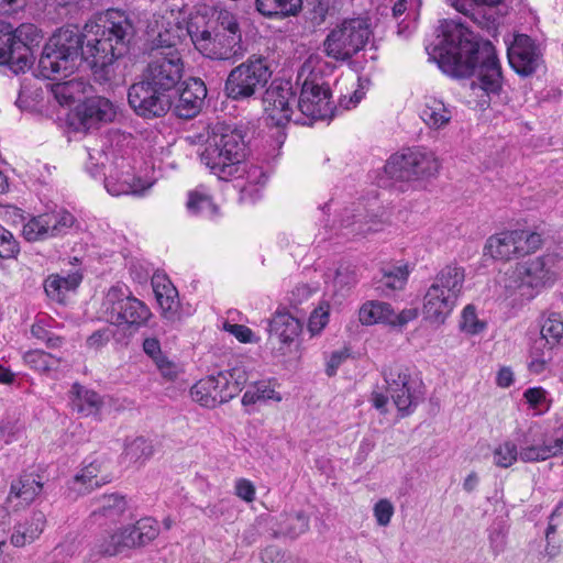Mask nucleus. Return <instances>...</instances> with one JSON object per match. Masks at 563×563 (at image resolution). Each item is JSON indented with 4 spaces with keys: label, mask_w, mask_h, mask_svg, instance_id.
Returning a JSON list of instances; mask_svg holds the SVG:
<instances>
[{
    "label": "nucleus",
    "mask_w": 563,
    "mask_h": 563,
    "mask_svg": "<svg viewBox=\"0 0 563 563\" xmlns=\"http://www.w3.org/2000/svg\"><path fill=\"white\" fill-rule=\"evenodd\" d=\"M297 90L290 80L274 79L262 95L267 119L273 125L285 126L295 114V104L297 106Z\"/></svg>",
    "instance_id": "nucleus-16"
},
{
    "label": "nucleus",
    "mask_w": 563,
    "mask_h": 563,
    "mask_svg": "<svg viewBox=\"0 0 563 563\" xmlns=\"http://www.w3.org/2000/svg\"><path fill=\"white\" fill-rule=\"evenodd\" d=\"M440 168L431 152L420 148H407L389 157L384 166L386 175L396 181H410L434 176Z\"/></svg>",
    "instance_id": "nucleus-12"
},
{
    "label": "nucleus",
    "mask_w": 563,
    "mask_h": 563,
    "mask_svg": "<svg viewBox=\"0 0 563 563\" xmlns=\"http://www.w3.org/2000/svg\"><path fill=\"white\" fill-rule=\"evenodd\" d=\"M487 252L483 254L484 262L488 261H500L506 262L511 258L512 255L517 254L519 249H514L510 251V249H486Z\"/></svg>",
    "instance_id": "nucleus-62"
},
{
    "label": "nucleus",
    "mask_w": 563,
    "mask_h": 563,
    "mask_svg": "<svg viewBox=\"0 0 563 563\" xmlns=\"http://www.w3.org/2000/svg\"><path fill=\"white\" fill-rule=\"evenodd\" d=\"M418 317L417 308H407L401 310L400 312H396L394 310V317L390 318V325L393 327H404L408 322L415 320Z\"/></svg>",
    "instance_id": "nucleus-63"
},
{
    "label": "nucleus",
    "mask_w": 563,
    "mask_h": 563,
    "mask_svg": "<svg viewBox=\"0 0 563 563\" xmlns=\"http://www.w3.org/2000/svg\"><path fill=\"white\" fill-rule=\"evenodd\" d=\"M152 287L164 316L173 318L180 305L177 288L165 274L159 273L152 276Z\"/></svg>",
    "instance_id": "nucleus-25"
},
{
    "label": "nucleus",
    "mask_w": 563,
    "mask_h": 563,
    "mask_svg": "<svg viewBox=\"0 0 563 563\" xmlns=\"http://www.w3.org/2000/svg\"><path fill=\"white\" fill-rule=\"evenodd\" d=\"M302 8V0H255L256 11L269 19H284L297 15Z\"/></svg>",
    "instance_id": "nucleus-34"
},
{
    "label": "nucleus",
    "mask_w": 563,
    "mask_h": 563,
    "mask_svg": "<svg viewBox=\"0 0 563 563\" xmlns=\"http://www.w3.org/2000/svg\"><path fill=\"white\" fill-rule=\"evenodd\" d=\"M184 82L185 85L177 89L173 104L174 112L178 118L192 119L202 109L207 97V87L202 79L197 77H189Z\"/></svg>",
    "instance_id": "nucleus-21"
},
{
    "label": "nucleus",
    "mask_w": 563,
    "mask_h": 563,
    "mask_svg": "<svg viewBox=\"0 0 563 563\" xmlns=\"http://www.w3.org/2000/svg\"><path fill=\"white\" fill-rule=\"evenodd\" d=\"M23 360L31 368L47 374L57 371L62 361L59 357L42 350L26 352Z\"/></svg>",
    "instance_id": "nucleus-44"
},
{
    "label": "nucleus",
    "mask_w": 563,
    "mask_h": 563,
    "mask_svg": "<svg viewBox=\"0 0 563 563\" xmlns=\"http://www.w3.org/2000/svg\"><path fill=\"white\" fill-rule=\"evenodd\" d=\"M234 489L236 496L246 503H252L255 499V486L251 481L246 478L238 479L235 482Z\"/></svg>",
    "instance_id": "nucleus-56"
},
{
    "label": "nucleus",
    "mask_w": 563,
    "mask_h": 563,
    "mask_svg": "<svg viewBox=\"0 0 563 563\" xmlns=\"http://www.w3.org/2000/svg\"><path fill=\"white\" fill-rule=\"evenodd\" d=\"M223 329L234 335L242 343L252 342L253 331L246 325L225 322Z\"/></svg>",
    "instance_id": "nucleus-59"
},
{
    "label": "nucleus",
    "mask_w": 563,
    "mask_h": 563,
    "mask_svg": "<svg viewBox=\"0 0 563 563\" xmlns=\"http://www.w3.org/2000/svg\"><path fill=\"white\" fill-rule=\"evenodd\" d=\"M275 390L269 388L265 383H256L251 386L242 397L243 406L255 405L260 401L273 399Z\"/></svg>",
    "instance_id": "nucleus-49"
},
{
    "label": "nucleus",
    "mask_w": 563,
    "mask_h": 563,
    "mask_svg": "<svg viewBox=\"0 0 563 563\" xmlns=\"http://www.w3.org/2000/svg\"><path fill=\"white\" fill-rule=\"evenodd\" d=\"M78 115L86 129L97 128L99 123L110 122L115 115L113 104L103 97L87 98L78 107Z\"/></svg>",
    "instance_id": "nucleus-24"
},
{
    "label": "nucleus",
    "mask_w": 563,
    "mask_h": 563,
    "mask_svg": "<svg viewBox=\"0 0 563 563\" xmlns=\"http://www.w3.org/2000/svg\"><path fill=\"white\" fill-rule=\"evenodd\" d=\"M314 291L308 284H298L289 294V302L294 306L300 305Z\"/></svg>",
    "instance_id": "nucleus-60"
},
{
    "label": "nucleus",
    "mask_w": 563,
    "mask_h": 563,
    "mask_svg": "<svg viewBox=\"0 0 563 563\" xmlns=\"http://www.w3.org/2000/svg\"><path fill=\"white\" fill-rule=\"evenodd\" d=\"M394 317V308L390 303L379 300H369L362 305L358 318L362 324L373 325L384 323L390 325V318Z\"/></svg>",
    "instance_id": "nucleus-36"
},
{
    "label": "nucleus",
    "mask_w": 563,
    "mask_h": 563,
    "mask_svg": "<svg viewBox=\"0 0 563 563\" xmlns=\"http://www.w3.org/2000/svg\"><path fill=\"white\" fill-rule=\"evenodd\" d=\"M437 32L435 42L426 46L429 58L452 78L475 77L472 89L499 95L503 73L495 46L454 20H443Z\"/></svg>",
    "instance_id": "nucleus-2"
},
{
    "label": "nucleus",
    "mask_w": 563,
    "mask_h": 563,
    "mask_svg": "<svg viewBox=\"0 0 563 563\" xmlns=\"http://www.w3.org/2000/svg\"><path fill=\"white\" fill-rule=\"evenodd\" d=\"M486 323L477 318L473 305H467L461 316L460 328L463 332L474 335L484 331Z\"/></svg>",
    "instance_id": "nucleus-48"
},
{
    "label": "nucleus",
    "mask_w": 563,
    "mask_h": 563,
    "mask_svg": "<svg viewBox=\"0 0 563 563\" xmlns=\"http://www.w3.org/2000/svg\"><path fill=\"white\" fill-rule=\"evenodd\" d=\"M247 126L217 122L208 126L200 162L220 180L240 177L247 151Z\"/></svg>",
    "instance_id": "nucleus-3"
},
{
    "label": "nucleus",
    "mask_w": 563,
    "mask_h": 563,
    "mask_svg": "<svg viewBox=\"0 0 563 563\" xmlns=\"http://www.w3.org/2000/svg\"><path fill=\"white\" fill-rule=\"evenodd\" d=\"M507 53L510 67L521 77L532 76L543 64L540 45L527 34H515Z\"/></svg>",
    "instance_id": "nucleus-19"
},
{
    "label": "nucleus",
    "mask_w": 563,
    "mask_h": 563,
    "mask_svg": "<svg viewBox=\"0 0 563 563\" xmlns=\"http://www.w3.org/2000/svg\"><path fill=\"white\" fill-rule=\"evenodd\" d=\"M387 219V213L378 206L377 199L369 201L366 206L362 202L353 203L341 213L340 235L346 240H355L357 236L378 232Z\"/></svg>",
    "instance_id": "nucleus-15"
},
{
    "label": "nucleus",
    "mask_w": 563,
    "mask_h": 563,
    "mask_svg": "<svg viewBox=\"0 0 563 563\" xmlns=\"http://www.w3.org/2000/svg\"><path fill=\"white\" fill-rule=\"evenodd\" d=\"M102 308L110 323L124 327L130 333L145 327L152 317L150 308L124 285H114L108 290Z\"/></svg>",
    "instance_id": "nucleus-9"
},
{
    "label": "nucleus",
    "mask_w": 563,
    "mask_h": 563,
    "mask_svg": "<svg viewBox=\"0 0 563 563\" xmlns=\"http://www.w3.org/2000/svg\"><path fill=\"white\" fill-rule=\"evenodd\" d=\"M130 550L141 549L154 541L159 534L157 520L152 517L139 519L135 523L123 526Z\"/></svg>",
    "instance_id": "nucleus-29"
},
{
    "label": "nucleus",
    "mask_w": 563,
    "mask_h": 563,
    "mask_svg": "<svg viewBox=\"0 0 563 563\" xmlns=\"http://www.w3.org/2000/svg\"><path fill=\"white\" fill-rule=\"evenodd\" d=\"M474 3L478 5H485V8H478L476 11L472 12L471 18L474 22H476L482 29H485L488 33L495 32L499 24L503 14H499L493 11V8L498 7L503 3L504 0H472Z\"/></svg>",
    "instance_id": "nucleus-37"
},
{
    "label": "nucleus",
    "mask_w": 563,
    "mask_h": 563,
    "mask_svg": "<svg viewBox=\"0 0 563 563\" xmlns=\"http://www.w3.org/2000/svg\"><path fill=\"white\" fill-rule=\"evenodd\" d=\"M52 92L62 106H70L80 100L85 92V82L81 79L73 78L66 81H57L52 85Z\"/></svg>",
    "instance_id": "nucleus-40"
},
{
    "label": "nucleus",
    "mask_w": 563,
    "mask_h": 563,
    "mask_svg": "<svg viewBox=\"0 0 563 563\" xmlns=\"http://www.w3.org/2000/svg\"><path fill=\"white\" fill-rule=\"evenodd\" d=\"M329 303H321L310 314L308 330L312 335L320 333L329 322Z\"/></svg>",
    "instance_id": "nucleus-52"
},
{
    "label": "nucleus",
    "mask_w": 563,
    "mask_h": 563,
    "mask_svg": "<svg viewBox=\"0 0 563 563\" xmlns=\"http://www.w3.org/2000/svg\"><path fill=\"white\" fill-rule=\"evenodd\" d=\"M128 510L124 496L119 494L106 495L100 500V506L93 510V516L103 517L110 521L120 520Z\"/></svg>",
    "instance_id": "nucleus-41"
},
{
    "label": "nucleus",
    "mask_w": 563,
    "mask_h": 563,
    "mask_svg": "<svg viewBox=\"0 0 563 563\" xmlns=\"http://www.w3.org/2000/svg\"><path fill=\"white\" fill-rule=\"evenodd\" d=\"M154 454V448L150 440L139 437L128 442L124 448V457L132 463H143Z\"/></svg>",
    "instance_id": "nucleus-45"
},
{
    "label": "nucleus",
    "mask_w": 563,
    "mask_h": 563,
    "mask_svg": "<svg viewBox=\"0 0 563 563\" xmlns=\"http://www.w3.org/2000/svg\"><path fill=\"white\" fill-rule=\"evenodd\" d=\"M63 282L59 276H49L45 280L44 289L46 295L57 302L64 301L66 290L63 288Z\"/></svg>",
    "instance_id": "nucleus-55"
},
{
    "label": "nucleus",
    "mask_w": 563,
    "mask_h": 563,
    "mask_svg": "<svg viewBox=\"0 0 563 563\" xmlns=\"http://www.w3.org/2000/svg\"><path fill=\"white\" fill-rule=\"evenodd\" d=\"M190 395L195 401L206 408H214L231 399L228 378L221 372L201 378L191 387Z\"/></svg>",
    "instance_id": "nucleus-22"
},
{
    "label": "nucleus",
    "mask_w": 563,
    "mask_h": 563,
    "mask_svg": "<svg viewBox=\"0 0 563 563\" xmlns=\"http://www.w3.org/2000/svg\"><path fill=\"white\" fill-rule=\"evenodd\" d=\"M420 118L432 129H441L452 119V110L442 100L433 97L426 98Z\"/></svg>",
    "instance_id": "nucleus-35"
},
{
    "label": "nucleus",
    "mask_w": 563,
    "mask_h": 563,
    "mask_svg": "<svg viewBox=\"0 0 563 563\" xmlns=\"http://www.w3.org/2000/svg\"><path fill=\"white\" fill-rule=\"evenodd\" d=\"M272 75L273 70L266 57L251 55L230 70L224 82V92L234 101L255 99L266 87Z\"/></svg>",
    "instance_id": "nucleus-7"
},
{
    "label": "nucleus",
    "mask_w": 563,
    "mask_h": 563,
    "mask_svg": "<svg viewBox=\"0 0 563 563\" xmlns=\"http://www.w3.org/2000/svg\"><path fill=\"white\" fill-rule=\"evenodd\" d=\"M263 563H289V558L276 545H269L261 552Z\"/></svg>",
    "instance_id": "nucleus-57"
},
{
    "label": "nucleus",
    "mask_w": 563,
    "mask_h": 563,
    "mask_svg": "<svg viewBox=\"0 0 563 563\" xmlns=\"http://www.w3.org/2000/svg\"><path fill=\"white\" fill-rule=\"evenodd\" d=\"M154 363L165 379L175 380L177 378L179 373L177 364L169 361L165 355L156 360Z\"/></svg>",
    "instance_id": "nucleus-58"
},
{
    "label": "nucleus",
    "mask_w": 563,
    "mask_h": 563,
    "mask_svg": "<svg viewBox=\"0 0 563 563\" xmlns=\"http://www.w3.org/2000/svg\"><path fill=\"white\" fill-rule=\"evenodd\" d=\"M413 268V266L409 264L399 265L398 273L396 277H393L390 275H385L383 277V285L391 290L401 289L409 276L410 271Z\"/></svg>",
    "instance_id": "nucleus-54"
},
{
    "label": "nucleus",
    "mask_w": 563,
    "mask_h": 563,
    "mask_svg": "<svg viewBox=\"0 0 563 563\" xmlns=\"http://www.w3.org/2000/svg\"><path fill=\"white\" fill-rule=\"evenodd\" d=\"M228 378V388L231 399L235 397L245 386L247 374L242 367H234L230 371L221 372Z\"/></svg>",
    "instance_id": "nucleus-51"
},
{
    "label": "nucleus",
    "mask_w": 563,
    "mask_h": 563,
    "mask_svg": "<svg viewBox=\"0 0 563 563\" xmlns=\"http://www.w3.org/2000/svg\"><path fill=\"white\" fill-rule=\"evenodd\" d=\"M37 29L33 24H21L13 29L0 21V65L19 75L31 68L34 62L32 44L36 41Z\"/></svg>",
    "instance_id": "nucleus-8"
},
{
    "label": "nucleus",
    "mask_w": 563,
    "mask_h": 563,
    "mask_svg": "<svg viewBox=\"0 0 563 563\" xmlns=\"http://www.w3.org/2000/svg\"><path fill=\"white\" fill-rule=\"evenodd\" d=\"M386 390L402 416L409 415L421 399V382L413 372L395 363L383 372Z\"/></svg>",
    "instance_id": "nucleus-14"
},
{
    "label": "nucleus",
    "mask_w": 563,
    "mask_h": 563,
    "mask_svg": "<svg viewBox=\"0 0 563 563\" xmlns=\"http://www.w3.org/2000/svg\"><path fill=\"white\" fill-rule=\"evenodd\" d=\"M540 336L548 339L549 343L559 345L563 343V321L558 313H549L541 323Z\"/></svg>",
    "instance_id": "nucleus-47"
},
{
    "label": "nucleus",
    "mask_w": 563,
    "mask_h": 563,
    "mask_svg": "<svg viewBox=\"0 0 563 563\" xmlns=\"http://www.w3.org/2000/svg\"><path fill=\"white\" fill-rule=\"evenodd\" d=\"M158 92L157 88L143 78L129 88V104L136 115L143 119L162 118L172 109L175 101Z\"/></svg>",
    "instance_id": "nucleus-18"
},
{
    "label": "nucleus",
    "mask_w": 563,
    "mask_h": 563,
    "mask_svg": "<svg viewBox=\"0 0 563 563\" xmlns=\"http://www.w3.org/2000/svg\"><path fill=\"white\" fill-rule=\"evenodd\" d=\"M520 460V449L511 440L499 443L493 451V462L496 466L508 468Z\"/></svg>",
    "instance_id": "nucleus-46"
},
{
    "label": "nucleus",
    "mask_w": 563,
    "mask_h": 563,
    "mask_svg": "<svg viewBox=\"0 0 563 563\" xmlns=\"http://www.w3.org/2000/svg\"><path fill=\"white\" fill-rule=\"evenodd\" d=\"M185 62L181 53L151 54L143 78L175 101L177 89L185 85Z\"/></svg>",
    "instance_id": "nucleus-11"
},
{
    "label": "nucleus",
    "mask_w": 563,
    "mask_h": 563,
    "mask_svg": "<svg viewBox=\"0 0 563 563\" xmlns=\"http://www.w3.org/2000/svg\"><path fill=\"white\" fill-rule=\"evenodd\" d=\"M331 98L332 92L328 84L306 79L297 100V110L300 114L294 118V122L310 125L314 121L331 120L336 110Z\"/></svg>",
    "instance_id": "nucleus-13"
},
{
    "label": "nucleus",
    "mask_w": 563,
    "mask_h": 563,
    "mask_svg": "<svg viewBox=\"0 0 563 563\" xmlns=\"http://www.w3.org/2000/svg\"><path fill=\"white\" fill-rule=\"evenodd\" d=\"M372 35L367 19H345L328 33L323 52L334 60L346 62L364 49Z\"/></svg>",
    "instance_id": "nucleus-10"
},
{
    "label": "nucleus",
    "mask_w": 563,
    "mask_h": 563,
    "mask_svg": "<svg viewBox=\"0 0 563 563\" xmlns=\"http://www.w3.org/2000/svg\"><path fill=\"white\" fill-rule=\"evenodd\" d=\"M42 488L43 484L38 475L23 474L11 483L7 503L12 504L18 499L20 501L14 507L30 505L41 494Z\"/></svg>",
    "instance_id": "nucleus-28"
},
{
    "label": "nucleus",
    "mask_w": 563,
    "mask_h": 563,
    "mask_svg": "<svg viewBox=\"0 0 563 563\" xmlns=\"http://www.w3.org/2000/svg\"><path fill=\"white\" fill-rule=\"evenodd\" d=\"M46 517L44 512L37 510L33 511L29 518L23 522L14 526L11 534V543L14 547H24L36 540L44 530Z\"/></svg>",
    "instance_id": "nucleus-30"
},
{
    "label": "nucleus",
    "mask_w": 563,
    "mask_h": 563,
    "mask_svg": "<svg viewBox=\"0 0 563 563\" xmlns=\"http://www.w3.org/2000/svg\"><path fill=\"white\" fill-rule=\"evenodd\" d=\"M558 262V256L552 253L523 256L508 278L506 288L521 299H532L541 287L553 280Z\"/></svg>",
    "instance_id": "nucleus-6"
},
{
    "label": "nucleus",
    "mask_w": 563,
    "mask_h": 563,
    "mask_svg": "<svg viewBox=\"0 0 563 563\" xmlns=\"http://www.w3.org/2000/svg\"><path fill=\"white\" fill-rule=\"evenodd\" d=\"M103 464L98 460L86 465L81 472L76 475L75 482L86 485L87 490H92L111 482V476L103 472Z\"/></svg>",
    "instance_id": "nucleus-42"
},
{
    "label": "nucleus",
    "mask_w": 563,
    "mask_h": 563,
    "mask_svg": "<svg viewBox=\"0 0 563 563\" xmlns=\"http://www.w3.org/2000/svg\"><path fill=\"white\" fill-rule=\"evenodd\" d=\"M269 343L278 355H286L302 331V322L285 309H278L268 320Z\"/></svg>",
    "instance_id": "nucleus-20"
},
{
    "label": "nucleus",
    "mask_w": 563,
    "mask_h": 563,
    "mask_svg": "<svg viewBox=\"0 0 563 563\" xmlns=\"http://www.w3.org/2000/svg\"><path fill=\"white\" fill-rule=\"evenodd\" d=\"M464 279V269L456 265H446L437 273L423 296L422 313L428 322H445L462 295Z\"/></svg>",
    "instance_id": "nucleus-4"
},
{
    "label": "nucleus",
    "mask_w": 563,
    "mask_h": 563,
    "mask_svg": "<svg viewBox=\"0 0 563 563\" xmlns=\"http://www.w3.org/2000/svg\"><path fill=\"white\" fill-rule=\"evenodd\" d=\"M186 209L192 217L208 220H217L221 217L220 207L213 201L212 196L203 186H199L188 192Z\"/></svg>",
    "instance_id": "nucleus-27"
},
{
    "label": "nucleus",
    "mask_w": 563,
    "mask_h": 563,
    "mask_svg": "<svg viewBox=\"0 0 563 563\" xmlns=\"http://www.w3.org/2000/svg\"><path fill=\"white\" fill-rule=\"evenodd\" d=\"M247 180L250 185L241 189L240 200L254 203L261 198V187L266 184L268 176L262 167L253 166L247 172Z\"/></svg>",
    "instance_id": "nucleus-43"
},
{
    "label": "nucleus",
    "mask_w": 563,
    "mask_h": 563,
    "mask_svg": "<svg viewBox=\"0 0 563 563\" xmlns=\"http://www.w3.org/2000/svg\"><path fill=\"white\" fill-rule=\"evenodd\" d=\"M76 218L64 208H55L33 217L23 225L22 235L26 242H40L47 238H57L68 234L75 224Z\"/></svg>",
    "instance_id": "nucleus-17"
},
{
    "label": "nucleus",
    "mask_w": 563,
    "mask_h": 563,
    "mask_svg": "<svg viewBox=\"0 0 563 563\" xmlns=\"http://www.w3.org/2000/svg\"><path fill=\"white\" fill-rule=\"evenodd\" d=\"M285 522H286L285 532L291 538H296V537L300 536L301 533L306 532L309 528V518L302 511L289 514L286 517Z\"/></svg>",
    "instance_id": "nucleus-50"
},
{
    "label": "nucleus",
    "mask_w": 563,
    "mask_h": 563,
    "mask_svg": "<svg viewBox=\"0 0 563 563\" xmlns=\"http://www.w3.org/2000/svg\"><path fill=\"white\" fill-rule=\"evenodd\" d=\"M201 54L213 60H230L242 58L245 47L242 44V32L236 15L227 10L216 11L210 36L200 45Z\"/></svg>",
    "instance_id": "nucleus-5"
},
{
    "label": "nucleus",
    "mask_w": 563,
    "mask_h": 563,
    "mask_svg": "<svg viewBox=\"0 0 563 563\" xmlns=\"http://www.w3.org/2000/svg\"><path fill=\"white\" fill-rule=\"evenodd\" d=\"M151 185L130 170L110 174L104 178V187L112 196L141 195Z\"/></svg>",
    "instance_id": "nucleus-26"
},
{
    "label": "nucleus",
    "mask_w": 563,
    "mask_h": 563,
    "mask_svg": "<svg viewBox=\"0 0 563 563\" xmlns=\"http://www.w3.org/2000/svg\"><path fill=\"white\" fill-rule=\"evenodd\" d=\"M101 24L88 25L80 32L76 25H67L55 32L44 45L37 64V77L58 80L71 75L78 62L85 60L98 81H110L114 63L128 52L134 37L132 21L118 10L107 11Z\"/></svg>",
    "instance_id": "nucleus-1"
},
{
    "label": "nucleus",
    "mask_w": 563,
    "mask_h": 563,
    "mask_svg": "<svg viewBox=\"0 0 563 563\" xmlns=\"http://www.w3.org/2000/svg\"><path fill=\"white\" fill-rule=\"evenodd\" d=\"M70 395L74 410L86 417L99 413L103 405L98 393L78 383L73 384Z\"/></svg>",
    "instance_id": "nucleus-32"
},
{
    "label": "nucleus",
    "mask_w": 563,
    "mask_h": 563,
    "mask_svg": "<svg viewBox=\"0 0 563 563\" xmlns=\"http://www.w3.org/2000/svg\"><path fill=\"white\" fill-rule=\"evenodd\" d=\"M522 241L526 242L527 246H540L548 243V240L542 238L541 233L516 229L490 235L485 246H509Z\"/></svg>",
    "instance_id": "nucleus-33"
},
{
    "label": "nucleus",
    "mask_w": 563,
    "mask_h": 563,
    "mask_svg": "<svg viewBox=\"0 0 563 563\" xmlns=\"http://www.w3.org/2000/svg\"><path fill=\"white\" fill-rule=\"evenodd\" d=\"M554 346V344L549 343L548 339L540 335L532 341L528 363L531 373L540 374L545 369L547 364L552 360Z\"/></svg>",
    "instance_id": "nucleus-38"
},
{
    "label": "nucleus",
    "mask_w": 563,
    "mask_h": 563,
    "mask_svg": "<svg viewBox=\"0 0 563 563\" xmlns=\"http://www.w3.org/2000/svg\"><path fill=\"white\" fill-rule=\"evenodd\" d=\"M112 331L109 328L97 330L87 339V345L98 350L104 346L110 341Z\"/></svg>",
    "instance_id": "nucleus-61"
},
{
    "label": "nucleus",
    "mask_w": 563,
    "mask_h": 563,
    "mask_svg": "<svg viewBox=\"0 0 563 563\" xmlns=\"http://www.w3.org/2000/svg\"><path fill=\"white\" fill-rule=\"evenodd\" d=\"M143 351L153 360V362L164 356L162 353L161 343L156 338H146L143 341Z\"/></svg>",
    "instance_id": "nucleus-64"
},
{
    "label": "nucleus",
    "mask_w": 563,
    "mask_h": 563,
    "mask_svg": "<svg viewBox=\"0 0 563 563\" xmlns=\"http://www.w3.org/2000/svg\"><path fill=\"white\" fill-rule=\"evenodd\" d=\"M395 507L390 500L379 499L373 507V514L378 526L387 527L394 516Z\"/></svg>",
    "instance_id": "nucleus-53"
},
{
    "label": "nucleus",
    "mask_w": 563,
    "mask_h": 563,
    "mask_svg": "<svg viewBox=\"0 0 563 563\" xmlns=\"http://www.w3.org/2000/svg\"><path fill=\"white\" fill-rule=\"evenodd\" d=\"M185 38L183 24L168 22L152 42V54L180 53L177 48Z\"/></svg>",
    "instance_id": "nucleus-31"
},
{
    "label": "nucleus",
    "mask_w": 563,
    "mask_h": 563,
    "mask_svg": "<svg viewBox=\"0 0 563 563\" xmlns=\"http://www.w3.org/2000/svg\"><path fill=\"white\" fill-rule=\"evenodd\" d=\"M128 539L123 526L104 530L90 543L89 559L97 561L101 556H115L131 551Z\"/></svg>",
    "instance_id": "nucleus-23"
},
{
    "label": "nucleus",
    "mask_w": 563,
    "mask_h": 563,
    "mask_svg": "<svg viewBox=\"0 0 563 563\" xmlns=\"http://www.w3.org/2000/svg\"><path fill=\"white\" fill-rule=\"evenodd\" d=\"M207 16L203 14H190L185 21L184 33L185 37L188 35L197 51L201 53L200 45L207 42L210 36L211 25Z\"/></svg>",
    "instance_id": "nucleus-39"
}]
</instances>
